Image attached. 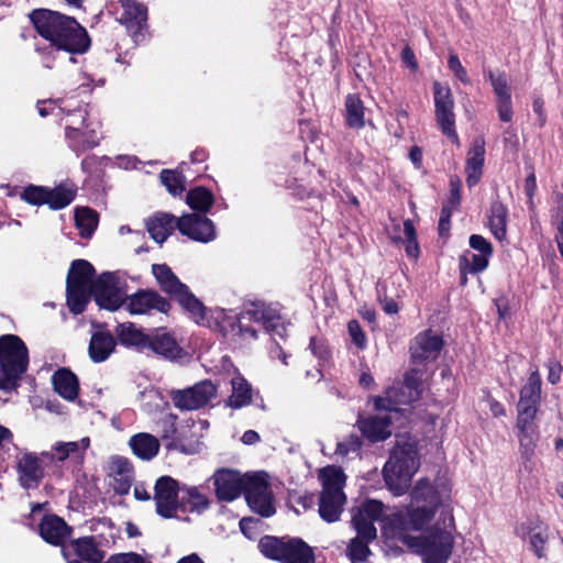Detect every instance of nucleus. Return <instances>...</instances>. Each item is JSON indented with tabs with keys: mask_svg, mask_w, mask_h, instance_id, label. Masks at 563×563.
Wrapping results in <instances>:
<instances>
[{
	"mask_svg": "<svg viewBox=\"0 0 563 563\" xmlns=\"http://www.w3.org/2000/svg\"><path fill=\"white\" fill-rule=\"evenodd\" d=\"M435 120L441 132L454 144L460 145L455 131L454 99L448 85L439 81L433 84Z\"/></svg>",
	"mask_w": 563,
	"mask_h": 563,
	"instance_id": "obj_11",
	"label": "nucleus"
},
{
	"mask_svg": "<svg viewBox=\"0 0 563 563\" xmlns=\"http://www.w3.org/2000/svg\"><path fill=\"white\" fill-rule=\"evenodd\" d=\"M541 376L538 369H534L527 383L520 390V398L518 401L519 406H530L534 408H539L540 399H541Z\"/></svg>",
	"mask_w": 563,
	"mask_h": 563,
	"instance_id": "obj_40",
	"label": "nucleus"
},
{
	"mask_svg": "<svg viewBox=\"0 0 563 563\" xmlns=\"http://www.w3.org/2000/svg\"><path fill=\"white\" fill-rule=\"evenodd\" d=\"M92 295L100 308L117 310L124 302L120 280L114 273H103L93 283Z\"/></svg>",
	"mask_w": 563,
	"mask_h": 563,
	"instance_id": "obj_17",
	"label": "nucleus"
},
{
	"mask_svg": "<svg viewBox=\"0 0 563 563\" xmlns=\"http://www.w3.org/2000/svg\"><path fill=\"white\" fill-rule=\"evenodd\" d=\"M538 408L519 406L516 427L518 429L519 452L525 468L529 472L534 466V454L540 438L539 428L534 423Z\"/></svg>",
	"mask_w": 563,
	"mask_h": 563,
	"instance_id": "obj_10",
	"label": "nucleus"
},
{
	"mask_svg": "<svg viewBox=\"0 0 563 563\" xmlns=\"http://www.w3.org/2000/svg\"><path fill=\"white\" fill-rule=\"evenodd\" d=\"M243 492L253 511L263 517H269L275 512L273 494L265 473L246 476Z\"/></svg>",
	"mask_w": 563,
	"mask_h": 563,
	"instance_id": "obj_12",
	"label": "nucleus"
},
{
	"mask_svg": "<svg viewBox=\"0 0 563 563\" xmlns=\"http://www.w3.org/2000/svg\"><path fill=\"white\" fill-rule=\"evenodd\" d=\"M21 197L23 200L31 205H47V188L42 186L30 185L24 188L23 192L21 194Z\"/></svg>",
	"mask_w": 563,
	"mask_h": 563,
	"instance_id": "obj_54",
	"label": "nucleus"
},
{
	"mask_svg": "<svg viewBox=\"0 0 563 563\" xmlns=\"http://www.w3.org/2000/svg\"><path fill=\"white\" fill-rule=\"evenodd\" d=\"M401 60L410 68L411 71L416 73L418 70V63L415 53L408 45L405 46L401 52Z\"/></svg>",
	"mask_w": 563,
	"mask_h": 563,
	"instance_id": "obj_64",
	"label": "nucleus"
},
{
	"mask_svg": "<svg viewBox=\"0 0 563 563\" xmlns=\"http://www.w3.org/2000/svg\"><path fill=\"white\" fill-rule=\"evenodd\" d=\"M318 477L322 485L318 505L319 515L329 523L335 522L340 519L346 503L343 492L345 475L340 467L327 466L319 471Z\"/></svg>",
	"mask_w": 563,
	"mask_h": 563,
	"instance_id": "obj_4",
	"label": "nucleus"
},
{
	"mask_svg": "<svg viewBox=\"0 0 563 563\" xmlns=\"http://www.w3.org/2000/svg\"><path fill=\"white\" fill-rule=\"evenodd\" d=\"M378 412L367 418H360L356 426L364 438L371 442L385 441L391 435V424L398 420L389 411L377 410Z\"/></svg>",
	"mask_w": 563,
	"mask_h": 563,
	"instance_id": "obj_22",
	"label": "nucleus"
},
{
	"mask_svg": "<svg viewBox=\"0 0 563 563\" xmlns=\"http://www.w3.org/2000/svg\"><path fill=\"white\" fill-rule=\"evenodd\" d=\"M362 441L356 434H350L336 445L335 454L349 456L351 453H357L361 449Z\"/></svg>",
	"mask_w": 563,
	"mask_h": 563,
	"instance_id": "obj_55",
	"label": "nucleus"
},
{
	"mask_svg": "<svg viewBox=\"0 0 563 563\" xmlns=\"http://www.w3.org/2000/svg\"><path fill=\"white\" fill-rule=\"evenodd\" d=\"M404 233L406 236V254L410 258L417 260L420 254V249L417 242L416 229L409 219L404 221Z\"/></svg>",
	"mask_w": 563,
	"mask_h": 563,
	"instance_id": "obj_53",
	"label": "nucleus"
},
{
	"mask_svg": "<svg viewBox=\"0 0 563 563\" xmlns=\"http://www.w3.org/2000/svg\"><path fill=\"white\" fill-rule=\"evenodd\" d=\"M69 146L80 154L99 145L97 124L86 123L84 128L67 137Z\"/></svg>",
	"mask_w": 563,
	"mask_h": 563,
	"instance_id": "obj_33",
	"label": "nucleus"
},
{
	"mask_svg": "<svg viewBox=\"0 0 563 563\" xmlns=\"http://www.w3.org/2000/svg\"><path fill=\"white\" fill-rule=\"evenodd\" d=\"M346 122L349 126L361 129L364 126V106L356 95H350L345 100Z\"/></svg>",
	"mask_w": 563,
	"mask_h": 563,
	"instance_id": "obj_45",
	"label": "nucleus"
},
{
	"mask_svg": "<svg viewBox=\"0 0 563 563\" xmlns=\"http://www.w3.org/2000/svg\"><path fill=\"white\" fill-rule=\"evenodd\" d=\"M450 197L445 205L457 208L461 202V180L459 177H452L450 180Z\"/></svg>",
	"mask_w": 563,
	"mask_h": 563,
	"instance_id": "obj_62",
	"label": "nucleus"
},
{
	"mask_svg": "<svg viewBox=\"0 0 563 563\" xmlns=\"http://www.w3.org/2000/svg\"><path fill=\"white\" fill-rule=\"evenodd\" d=\"M129 446L135 456L143 461H150L158 454L161 444L153 434L141 432L130 438Z\"/></svg>",
	"mask_w": 563,
	"mask_h": 563,
	"instance_id": "obj_30",
	"label": "nucleus"
},
{
	"mask_svg": "<svg viewBox=\"0 0 563 563\" xmlns=\"http://www.w3.org/2000/svg\"><path fill=\"white\" fill-rule=\"evenodd\" d=\"M75 196L76 191L73 188L60 185L52 189L47 188L46 201L52 209L57 210L67 207Z\"/></svg>",
	"mask_w": 563,
	"mask_h": 563,
	"instance_id": "obj_47",
	"label": "nucleus"
},
{
	"mask_svg": "<svg viewBox=\"0 0 563 563\" xmlns=\"http://www.w3.org/2000/svg\"><path fill=\"white\" fill-rule=\"evenodd\" d=\"M159 178L162 184L173 196H178L185 190V177L180 173L163 169Z\"/></svg>",
	"mask_w": 563,
	"mask_h": 563,
	"instance_id": "obj_51",
	"label": "nucleus"
},
{
	"mask_svg": "<svg viewBox=\"0 0 563 563\" xmlns=\"http://www.w3.org/2000/svg\"><path fill=\"white\" fill-rule=\"evenodd\" d=\"M424 380L426 377H423V372L420 368H411L406 373L404 383L388 388L385 397L374 398L375 409L389 411L399 419L405 411L399 406L410 405L420 399Z\"/></svg>",
	"mask_w": 563,
	"mask_h": 563,
	"instance_id": "obj_5",
	"label": "nucleus"
},
{
	"mask_svg": "<svg viewBox=\"0 0 563 563\" xmlns=\"http://www.w3.org/2000/svg\"><path fill=\"white\" fill-rule=\"evenodd\" d=\"M176 417L168 415L164 417L159 423L163 427L162 438L166 440L176 441V426H175Z\"/></svg>",
	"mask_w": 563,
	"mask_h": 563,
	"instance_id": "obj_61",
	"label": "nucleus"
},
{
	"mask_svg": "<svg viewBox=\"0 0 563 563\" xmlns=\"http://www.w3.org/2000/svg\"><path fill=\"white\" fill-rule=\"evenodd\" d=\"M258 548L264 556L280 563H316L313 548L300 538L265 536Z\"/></svg>",
	"mask_w": 563,
	"mask_h": 563,
	"instance_id": "obj_6",
	"label": "nucleus"
},
{
	"mask_svg": "<svg viewBox=\"0 0 563 563\" xmlns=\"http://www.w3.org/2000/svg\"><path fill=\"white\" fill-rule=\"evenodd\" d=\"M174 406L180 410H197L217 395V387L210 380H202L190 388L170 391Z\"/></svg>",
	"mask_w": 563,
	"mask_h": 563,
	"instance_id": "obj_16",
	"label": "nucleus"
},
{
	"mask_svg": "<svg viewBox=\"0 0 563 563\" xmlns=\"http://www.w3.org/2000/svg\"><path fill=\"white\" fill-rule=\"evenodd\" d=\"M177 228V219L169 213H156L146 221V229L151 238L163 243Z\"/></svg>",
	"mask_w": 563,
	"mask_h": 563,
	"instance_id": "obj_31",
	"label": "nucleus"
},
{
	"mask_svg": "<svg viewBox=\"0 0 563 563\" xmlns=\"http://www.w3.org/2000/svg\"><path fill=\"white\" fill-rule=\"evenodd\" d=\"M232 393L225 405L232 409H240L252 402V387L246 379L238 374L231 379Z\"/></svg>",
	"mask_w": 563,
	"mask_h": 563,
	"instance_id": "obj_35",
	"label": "nucleus"
},
{
	"mask_svg": "<svg viewBox=\"0 0 563 563\" xmlns=\"http://www.w3.org/2000/svg\"><path fill=\"white\" fill-rule=\"evenodd\" d=\"M55 391L66 400H75L79 391L77 376L67 368L58 369L52 377Z\"/></svg>",
	"mask_w": 563,
	"mask_h": 563,
	"instance_id": "obj_32",
	"label": "nucleus"
},
{
	"mask_svg": "<svg viewBox=\"0 0 563 563\" xmlns=\"http://www.w3.org/2000/svg\"><path fill=\"white\" fill-rule=\"evenodd\" d=\"M29 351L24 342L14 334L0 336V368L7 382H18L27 369Z\"/></svg>",
	"mask_w": 563,
	"mask_h": 563,
	"instance_id": "obj_9",
	"label": "nucleus"
},
{
	"mask_svg": "<svg viewBox=\"0 0 563 563\" xmlns=\"http://www.w3.org/2000/svg\"><path fill=\"white\" fill-rule=\"evenodd\" d=\"M383 509L384 505L379 500L367 499L351 510V522L360 537L366 541L376 538L377 530L374 523L380 519Z\"/></svg>",
	"mask_w": 563,
	"mask_h": 563,
	"instance_id": "obj_15",
	"label": "nucleus"
},
{
	"mask_svg": "<svg viewBox=\"0 0 563 563\" xmlns=\"http://www.w3.org/2000/svg\"><path fill=\"white\" fill-rule=\"evenodd\" d=\"M485 156V141L482 137H477L473 141L471 148L466 156V184L468 187L475 186L482 175Z\"/></svg>",
	"mask_w": 563,
	"mask_h": 563,
	"instance_id": "obj_27",
	"label": "nucleus"
},
{
	"mask_svg": "<svg viewBox=\"0 0 563 563\" xmlns=\"http://www.w3.org/2000/svg\"><path fill=\"white\" fill-rule=\"evenodd\" d=\"M411 498L415 503H426L424 506L437 507V495L429 481L421 479L411 492Z\"/></svg>",
	"mask_w": 563,
	"mask_h": 563,
	"instance_id": "obj_49",
	"label": "nucleus"
},
{
	"mask_svg": "<svg viewBox=\"0 0 563 563\" xmlns=\"http://www.w3.org/2000/svg\"><path fill=\"white\" fill-rule=\"evenodd\" d=\"M485 77L490 81L496 98L498 118L503 122H510L512 120L514 111L511 90L506 73L488 70L485 73Z\"/></svg>",
	"mask_w": 563,
	"mask_h": 563,
	"instance_id": "obj_23",
	"label": "nucleus"
},
{
	"mask_svg": "<svg viewBox=\"0 0 563 563\" xmlns=\"http://www.w3.org/2000/svg\"><path fill=\"white\" fill-rule=\"evenodd\" d=\"M547 538V530L543 528H534L529 532V543L539 558L544 556V544Z\"/></svg>",
	"mask_w": 563,
	"mask_h": 563,
	"instance_id": "obj_56",
	"label": "nucleus"
},
{
	"mask_svg": "<svg viewBox=\"0 0 563 563\" xmlns=\"http://www.w3.org/2000/svg\"><path fill=\"white\" fill-rule=\"evenodd\" d=\"M179 489L177 482L169 476H162L156 481L154 500L159 516L164 518L177 516L180 505Z\"/></svg>",
	"mask_w": 563,
	"mask_h": 563,
	"instance_id": "obj_18",
	"label": "nucleus"
},
{
	"mask_svg": "<svg viewBox=\"0 0 563 563\" xmlns=\"http://www.w3.org/2000/svg\"><path fill=\"white\" fill-rule=\"evenodd\" d=\"M87 109L86 107H78L75 110H68L63 120L65 121L66 137L76 133L87 123Z\"/></svg>",
	"mask_w": 563,
	"mask_h": 563,
	"instance_id": "obj_50",
	"label": "nucleus"
},
{
	"mask_svg": "<svg viewBox=\"0 0 563 563\" xmlns=\"http://www.w3.org/2000/svg\"><path fill=\"white\" fill-rule=\"evenodd\" d=\"M437 507L411 506L404 517V528L415 531L426 529L432 521Z\"/></svg>",
	"mask_w": 563,
	"mask_h": 563,
	"instance_id": "obj_34",
	"label": "nucleus"
},
{
	"mask_svg": "<svg viewBox=\"0 0 563 563\" xmlns=\"http://www.w3.org/2000/svg\"><path fill=\"white\" fill-rule=\"evenodd\" d=\"M448 66L450 70L454 74V76L463 84L468 85L471 82L467 71L461 64L456 54H450L448 59Z\"/></svg>",
	"mask_w": 563,
	"mask_h": 563,
	"instance_id": "obj_57",
	"label": "nucleus"
},
{
	"mask_svg": "<svg viewBox=\"0 0 563 563\" xmlns=\"http://www.w3.org/2000/svg\"><path fill=\"white\" fill-rule=\"evenodd\" d=\"M310 350L313 355L320 360H325L329 356V350L325 343L317 338H312L310 341Z\"/></svg>",
	"mask_w": 563,
	"mask_h": 563,
	"instance_id": "obj_63",
	"label": "nucleus"
},
{
	"mask_svg": "<svg viewBox=\"0 0 563 563\" xmlns=\"http://www.w3.org/2000/svg\"><path fill=\"white\" fill-rule=\"evenodd\" d=\"M104 563H151L142 555L130 552V553H120L110 556Z\"/></svg>",
	"mask_w": 563,
	"mask_h": 563,
	"instance_id": "obj_59",
	"label": "nucleus"
},
{
	"mask_svg": "<svg viewBox=\"0 0 563 563\" xmlns=\"http://www.w3.org/2000/svg\"><path fill=\"white\" fill-rule=\"evenodd\" d=\"M220 318L222 319L219 324L221 331L225 332L228 331V327H230L232 332L242 338H256V330L245 328L241 322L242 320H254L257 323H262L267 331L278 334L279 336H283L285 332V327L282 324L280 318L277 317L273 310L267 309L264 303H254L251 308L246 309L242 313L239 324H235L232 318H227L222 311L218 312L217 319Z\"/></svg>",
	"mask_w": 563,
	"mask_h": 563,
	"instance_id": "obj_8",
	"label": "nucleus"
},
{
	"mask_svg": "<svg viewBox=\"0 0 563 563\" xmlns=\"http://www.w3.org/2000/svg\"><path fill=\"white\" fill-rule=\"evenodd\" d=\"M41 537L48 543L58 545L69 536V527L56 515L45 516L38 527Z\"/></svg>",
	"mask_w": 563,
	"mask_h": 563,
	"instance_id": "obj_29",
	"label": "nucleus"
},
{
	"mask_svg": "<svg viewBox=\"0 0 563 563\" xmlns=\"http://www.w3.org/2000/svg\"><path fill=\"white\" fill-rule=\"evenodd\" d=\"M76 227L82 238H90L98 225V214L89 208H78L75 212Z\"/></svg>",
	"mask_w": 563,
	"mask_h": 563,
	"instance_id": "obj_44",
	"label": "nucleus"
},
{
	"mask_svg": "<svg viewBox=\"0 0 563 563\" xmlns=\"http://www.w3.org/2000/svg\"><path fill=\"white\" fill-rule=\"evenodd\" d=\"M92 295V289L67 285V305L69 310L75 313H81Z\"/></svg>",
	"mask_w": 563,
	"mask_h": 563,
	"instance_id": "obj_46",
	"label": "nucleus"
},
{
	"mask_svg": "<svg viewBox=\"0 0 563 563\" xmlns=\"http://www.w3.org/2000/svg\"><path fill=\"white\" fill-rule=\"evenodd\" d=\"M187 203L194 210L207 212L213 205L212 192L205 187H197L187 194Z\"/></svg>",
	"mask_w": 563,
	"mask_h": 563,
	"instance_id": "obj_48",
	"label": "nucleus"
},
{
	"mask_svg": "<svg viewBox=\"0 0 563 563\" xmlns=\"http://www.w3.org/2000/svg\"><path fill=\"white\" fill-rule=\"evenodd\" d=\"M161 289L176 299L199 324H210L207 322L206 309L202 303L189 291L166 264H154L152 266Z\"/></svg>",
	"mask_w": 563,
	"mask_h": 563,
	"instance_id": "obj_7",
	"label": "nucleus"
},
{
	"mask_svg": "<svg viewBox=\"0 0 563 563\" xmlns=\"http://www.w3.org/2000/svg\"><path fill=\"white\" fill-rule=\"evenodd\" d=\"M117 20L122 24L135 44L144 41L147 21L146 8L136 0H119Z\"/></svg>",
	"mask_w": 563,
	"mask_h": 563,
	"instance_id": "obj_14",
	"label": "nucleus"
},
{
	"mask_svg": "<svg viewBox=\"0 0 563 563\" xmlns=\"http://www.w3.org/2000/svg\"><path fill=\"white\" fill-rule=\"evenodd\" d=\"M442 346V338L431 330L417 334L409 346L412 368H420L426 377L427 365L438 358Z\"/></svg>",
	"mask_w": 563,
	"mask_h": 563,
	"instance_id": "obj_13",
	"label": "nucleus"
},
{
	"mask_svg": "<svg viewBox=\"0 0 563 563\" xmlns=\"http://www.w3.org/2000/svg\"><path fill=\"white\" fill-rule=\"evenodd\" d=\"M177 229L181 234L199 242L206 243L216 238L213 222L207 217L196 213L178 218Z\"/></svg>",
	"mask_w": 563,
	"mask_h": 563,
	"instance_id": "obj_24",
	"label": "nucleus"
},
{
	"mask_svg": "<svg viewBox=\"0 0 563 563\" xmlns=\"http://www.w3.org/2000/svg\"><path fill=\"white\" fill-rule=\"evenodd\" d=\"M115 334L121 344L126 346L146 347L150 339L147 334L137 329L132 322L118 324Z\"/></svg>",
	"mask_w": 563,
	"mask_h": 563,
	"instance_id": "obj_41",
	"label": "nucleus"
},
{
	"mask_svg": "<svg viewBox=\"0 0 563 563\" xmlns=\"http://www.w3.org/2000/svg\"><path fill=\"white\" fill-rule=\"evenodd\" d=\"M146 347L169 360H175L181 355V349L168 333H156L150 336Z\"/></svg>",
	"mask_w": 563,
	"mask_h": 563,
	"instance_id": "obj_38",
	"label": "nucleus"
},
{
	"mask_svg": "<svg viewBox=\"0 0 563 563\" xmlns=\"http://www.w3.org/2000/svg\"><path fill=\"white\" fill-rule=\"evenodd\" d=\"M349 333L354 344L363 350L366 346V335L356 320H351L347 324Z\"/></svg>",
	"mask_w": 563,
	"mask_h": 563,
	"instance_id": "obj_58",
	"label": "nucleus"
},
{
	"mask_svg": "<svg viewBox=\"0 0 563 563\" xmlns=\"http://www.w3.org/2000/svg\"><path fill=\"white\" fill-rule=\"evenodd\" d=\"M74 552L81 559L90 563H101L104 553L99 548L96 537H82L71 542Z\"/></svg>",
	"mask_w": 563,
	"mask_h": 563,
	"instance_id": "obj_37",
	"label": "nucleus"
},
{
	"mask_svg": "<svg viewBox=\"0 0 563 563\" xmlns=\"http://www.w3.org/2000/svg\"><path fill=\"white\" fill-rule=\"evenodd\" d=\"M454 518L450 511L443 514L442 527L439 522L422 536L412 538L411 545L417 548L423 563H448L454 548Z\"/></svg>",
	"mask_w": 563,
	"mask_h": 563,
	"instance_id": "obj_2",
	"label": "nucleus"
},
{
	"mask_svg": "<svg viewBox=\"0 0 563 563\" xmlns=\"http://www.w3.org/2000/svg\"><path fill=\"white\" fill-rule=\"evenodd\" d=\"M108 476L112 479L114 492L119 495H126L134 479L132 463L120 455L111 456L108 462Z\"/></svg>",
	"mask_w": 563,
	"mask_h": 563,
	"instance_id": "obj_25",
	"label": "nucleus"
},
{
	"mask_svg": "<svg viewBox=\"0 0 563 563\" xmlns=\"http://www.w3.org/2000/svg\"><path fill=\"white\" fill-rule=\"evenodd\" d=\"M368 542L358 534L351 540L347 547V556L353 563H361L367 559L371 553L367 545Z\"/></svg>",
	"mask_w": 563,
	"mask_h": 563,
	"instance_id": "obj_52",
	"label": "nucleus"
},
{
	"mask_svg": "<svg viewBox=\"0 0 563 563\" xmlns=\"http://www.w3.org/2000/svg\"><path fill=\"white\" fill-rule=\"evenodd\" d=\"M470 246L478 253L489 255L493 254L492 244L482 235L473 234L470 238Z\"/></svg>",
	"mask_w": 563,
	"mask_h": 563,
	"instance_id": "obj_60",
	"label": "nucleus"
},
{
	"mask_svg": "<svg viewBox=\"0 0 563 563\" xmlns=\"http://www.w3.org/2000/svg\"><path fill=\"white\" fill-rule=\"evenodd\" d=\"M30 20L37 33L58 51L82 54L90 46V38L74 18L57 11L36 9L30 13Z\"/></svg>",
	"mask_w": 563,
	"mask_h": 563,
	"instance_id": "obj_1",
	"label": "nucleus"
},
{
	"mask_svg": "<svg viewBox=\"0 0 563 563\" xmlns=\"http://www.w3.org/2000/svg\"><path fill=\"white\" fill-rule=\"evenodd\" d=\"M180 505L179 510L183 512L197 511L201 512L208 508L209 501L207 496L198 487L185 486L179 489Z\"/></svg>",
	"mask_w": 563,
	"mask_h": 563,
	"instance_id": "obj_39",
	"label": "nucleus"
},
{
	"mask_svg": "<svg viewBox=\"0 0 563 563\" xmlns=\"http://www.w3.org/2000/svg\"><path fill=\"white\" fill-rule=\"evenodd\" d=\"M123 307L131 314H148L152 311L166 313L170 305L159 294L154 290H139L137 292L125 297Z\"/></svg>",
	"mask_w": 563,
	"mask_h": 563,
	"instance_id": "obj_21",
	"label": "nucleus"
},
{
	"mask_svg": "<svg viewBox=\"0 0 563 563\" xmlns=\"http://www.w3.org/2000/svg\"><path fill=\"white\" fill-rule=\"evenodd\" d=\"M418 468L419 459L416 446L411 443L398 444L383 470L386 485L396 496L405 494Z\"/></svg>",
	"mask_w": 563,
	"mask_h": 563,
	"instance_id": "obj_3",
	"label": "nucleus"
},
{
	"mask_svg": "<svg viewBox=\"0 0 563 563\" xmlns=\"http://www.w3.org/2000/svg\"><path fill=\"white\" fill-rule=\"evenodd\" d=\"M89 445V438L71 442H56L52 451L42 452L41 456L53 463L67 462L74 470H78L85 461Z\"/></svg>",
	"mask_w": 563,
	"mask_h": 563,
	"instance_id": "obj_19",
	"label": "nucleus"
},
{
	"mask_svg": "<svg viewBox=\"0 0 563 563\" xmlns=\"http://www.w3.org/2000/svg\"><path fill=\"white\" fill-rule=\"evenodd\" d=\"M216 494L220 500L232 501L244 490L245 478L239 472L220 470L213 475Z\"/></svg>",
	"mask_w": 563,
	"mask_h": 563,
	"instance_id": "obj_26",
	"label": "nucleus"
},
{
	"mask_svg": "<svg viewBox=\"0 0 563 563\" xmlns=\"http://www.w3.org/2000/svg\"><path fill=\"white\" fill-rule=\"evenodd\" d=\"M115 346V339L109 331L98 330L90 338L88 353L95 363H101L109 358Z\"/></svg>",
	"mask_w": 563,
	"mask_h": 563,
	"instance_id": "obj_28",
	"label": "nucleus"
},
{
	"mask_svg": "<svg viewBox=\"0 0 563 563\" xmlns=\"http://www.w3.org/2000/svg\"><path fill=\"white\" fill-rule=\"evenodd\" d=\"M492 256L482 253L474 254L472 252H465L460 257V273L465 274H477L486 269Z\"/></svg>",
	"mask_w": 563,
	"mask_h": 563,
	"instance_id": "obj_43",
	"label": "nucleus"
},
{
	"mask_svg": "<svg viewBox=\"0 0 563 563\" xmlns=\"http://www.w3.org/2000/svg\"><path fill=\"white\" fill-rule=\"evenodd\" d=\"M489 227L496 239H505L507 232V209L501 202L496 201L492 205Z\"/></svg>",
	"mask_w": 563,
	"mask_h": 563,
	"instance_id": "obj_42",
	"label": "nucleus"
},
{
	"mask_svg": "<svg viewBox=\"0 0 563 563\" xmlns=\"http://www.w3.org/2000/svg\"><path fill=\"white\" fill-rule=\"evenodd\" d=\"M42 457L30 452L16 456L18 481L23 488L34 489L40 486L45 475Z\"/></svg>",
	"mask_w": 563,
	"mask_h": 563,
	"instance_id": "obj_20",
	"label": "nucleus"
},
{
	"mask_svg": "<svg viewBox=\"0 0 563 563\" xmlns=\"http://www.w3.org/2000/svg\"><path fill=\"white\" fill-rule=\"evenodd\" d=\"M95 269L92 265L85 260H76L73 262L67 285L92 289L95 280L92 279Z\"/></svg>",
	"mask_w": 563,
	"mask_h": 563,
	"instance_id": "obj_36",
	"label": "nucleus"
}]
</instances>
